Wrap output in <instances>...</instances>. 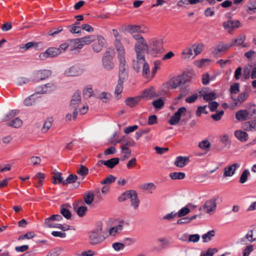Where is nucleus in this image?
<instances>
[{
    "instance_id": "nucleus-4",
    "label": "nucleus",
    "mask_w": 256,
    "mask_h": 256,
    "mask_svg": "<svg viewBox=\"0 0 256 256\" xmlns=\"http://www.w3.org/2000/svg\"><path fill=\"white\" fill-rule=\"evenodd\" d=\"M102 227L100 226L88 234V240L91 244H96L102 242L104 238L102 234Z\"/></svg>"
},
{
    "instance_id": "nucleus-43",
    "label": "nucleus",
    "mask_w": 256,
    "mask_h": 256,
    "mask_svg": "<svg viewBox=\"0 0 256 256\" xmlns=\"http://www.w3.org/2000/svg\"><path fill=\"white\" fill-rule=\"evenodd\" d=\"M123 82L124 80L119 79L118 84L115 88L114 94L117 96H118L122 92L123 90Z\"/></svg>"
},
{
    "instance_id": "nucleus-60",
    "label": "nucleus",
    "mask_w": 256,
    "mask_h": 256,
    "mask_svg": "<svg viewBox=\"0 0 256 256\" xmlns=\"http://www.w3.org/2000/svg\"><path fill=\"white\" fill-rule=\"evenodd\" d=\"M142 74L144 76H147L148 74L150 72V66L148 63L146 62L142 66Z\"/></svg>"
},
{
    "instance_id": "nucleus-6",
    "label": "nucleus",
    "mask_w": 256,
    "mask_h": 256,
    "mask_svg": "<svg viewBox=\"0 0 256 256\" xmlns=\"http://www.w3.org/2000/svg\"><path fill=\"white\" fill-rule=\"evenodd\" d=\"M218 198V196H214L205 202L203 208L207 214H212L214 212L216 208V202Z\"/></svg>"
},
{
    "instance_id": "nucleus-57",
    "label": "nucleus",
    "mask_w": 256,
    "mask_h": 256,
    "mask_svg": "<svg viewBox=\"0 0 256 256\" xmlns=\"http://www.w3.org/2000/svg\"><path fill=\"white\" fill-rule=\"evenodd\" d=\"M35 234L33 232H28L24 234L20 235L18 238V240H23L24 239H30L33 238L35 236Z\"/></svg>"
},
{
    "instance_id": "nucleus-51",
    "label": "nucleus",
    "mask_w": 256,
    "mask_h": 256,
    "mask_svg": "<svg viewBox=\"0 0 256 256\" xmlns=\"http://www.w3.org/2000/svg\"><path fill=\"white\" fill-rule=\"evenodd\" d=\"M214 236V230H211L208 232L206 234H204L202 236V238L203 240V242H208L211 240L212 238Z\"/></svg>"
},
{
    "instance_id": "nucleus-39",
    "label": "nucleus",
    "mask_w": 256,
    "mask_h": 256,
    "mask_svg": "<svg viewBox=\"0 0 256 256\" xmlns=\"http://www.w3.org/2000/svg\"><path fill=\"white\" fill-rule=\"evenodd\" d=\"M155 96L156 93L153 88L146 90L143 93V96L147 99H151Z\"/></svg>"
},
{
    "instance_id": "nucleus-59",
    "label": "nucleus",
    "mask_w": 256,
    "mask_h": 256,
    "mask_svg": "<svg viewBox=\"0 0 256 256\" xmlns=\"http://www.w3.org/2000/svg\"><path fill=\"white\" fill-rule=\"evenodd\" d=\"M93 94V90L91 87L87 86L83 90L84 96L86 98H90Z\"/></svg>"
},
{
    "instance_id": "nucleus-18",
    "label": "nucleus",
    "mask_w": 256,
    "mask_h": 256,
    "mask_svg": "<svg viewBox=\"0 0 256 256\" xmlns=\"http://www.w3.org/2000/svg\"><path fill=\"white\" fill-rule=\"evenodd\" d=\"M119 64V79L124 80L128 77V68L125 59L122 60H118Z\"/></svg>"
},
{
    "instance_id": "nucleus-31",
    "label": "nucleus",
    "mask_w": 256,
    "mask_h": 256,
    "mask_svg": "<svg viewBox=\"0 0 256 256\" xmlns=\"http://www.w3.org/2000/svg\"><path fill=\"white\" fill-rule=\"evenodd\" d=\"M252 64H249L244 68L242 76L244 80H248L250 77L252 70Z\"/></svg>"
},
{
    "instance_id": "nucleus-41",
    "label": "nucleus",
    "mask_w": 256,
    "mask_h": 256,
    "mask_svg": "<svg viewBox=\"0 0 256 256\" xmlns=\"http://www.w3.org/2000/svg\"><path fill=\"white\" fill-rule=\"evenodd\" d=\"M250 172L248 169H245L242 172L239 180L240 184H243L248 180V176H250Z\"/></svg>"
},
{
    "instance_id": "nucleus-26",
    "label": "nucleus",
    "mask_w": 256,
    "mask_h": 256,
    "mask_svg": "<svg viewBox=\"0 0 256 256\" xmlns=\"http://www.w3.org/2000/svg\"><path fill=\"white\" fill-rule=\"evenodd\" d=\"M132 194L130 196L131 206L134 209L136 210L140 204V200L138 199V195L136 191L134 190L132 192Z\"/></svg>"
},
{
    "instance_id": "nucleus-33",
    "label": "nucleus",
    "mask_w": 256,
    "mask_h": 256,
    "mask_svg": "<svg viewBox=\"0 0 256 256\" xmlns=\"http://www.w3.org/2000/svg\"><path fill=\"white\" fill-rule=\"evenodd\" d=\"M96 97L106 103L110 98L111 95L108 92H104L96 94Z\"/></svg>"
},
{
    "instance_id": "nucleus-45",
    "label": "nucleus",
    "mask_w": 256,
    "mask_h": 256,
    "mask_svg": "<svg viewBox=\"0 0 256 256\" xmlns=\"http://www.w3.org/2000/svg\"><path fill=\"white\" fill-rule=\"evenodd\" d=\"M84 199L85 203L88 205H90L92 204V202H94V194L92 192H89L84 196Z\"/></svg>"
},
{
    "instance_id": "nucleus-12",
    "label": "nucleus",
    "mask_w": 256,
    "mask_h": 256,
    "mask_svg": "<svg viewBox=\"0 0 256 256\" xmlns=\"http://www.w3.org/2000/svg\"><path fill=\"white\" fill-rule=\"evenodd\" d=\"M186 80V76L182 74L172 78L168 83L172 88H176L181 85L184 84Z\"/></svg>"
},
{
    "instance_id": "nucleus-55",
    "label": "nucleus",
    "mask_w": 256,
    "mask_h": 256,
    "mask_svg": "<svg viewBox=\"0 0 256 256\" xmlns=\"http://www.w3.org/2000/svg\"><path fill=\"white\" fill-rule=\"evenodd\" d=\"M192 48L194 52V56L199 54L202 50V45L200 44H194L192 46Z\"/></svg>"
},
{
    "instance_id": "nucleus-42",
    "label": "nucleus",
    "mask_w": 256,
    "mask_h": 256,
    "mask_svg": "<svg viewBox=\"0 0 256 256\" xmlns=\"http://www.w3.org/2000/svg\"><path fill=\"white\" fill-rule=\"evenodd\" d=\"M64 178L62 176V173L57 172L54 174V176L52 178V182L54 184H57L58 183H61L62 182L63 184L64 182Z\"/></svg>"
},
{
    "instance_id": "nucleus-28",
    "label": "nucleus",
    "mask_w": 256,
    "mask_h": 256,
    "mask_svg": "<svg viewBox=\"0 0 256 256\" xmlns=\"http://www.w3.org/2000/svg\"><path fill=\"white\" fill-rule=\"evenodd\" d=\"M182 58L186 60H188L194 58L196 56L192 53V50L190 48H185L182 52Z\"/></svg>"
},
{
    "instance_id": "nucleus-30",
    "label": "nucleus",
    "mask_w": 256,
    "mask_h": 256,
    "mask_svg": "<svg viewBox=\"0 0 256 256\" xmlns=\"http://www.w3.org/2000/svg\"><path fill=\"white\" fill-rule=\"evenodd\" d=\"M70 50L75 49H81L83 46L79 38L72 39L70 40Z\"/></svg>"
},
{
    "instance_id": "nucleus-7",
    "label": "nucleus",
    "mask_w": 256,
    "mask_h": 256,
    "mask_svg": "<svg viewBox=\"0 0 256 256\" xmlns=\"http://www.w3.org/2000/svg\"><path fill=\"white\" fill-rule=\"evenodd\" d=\"M224 28L230 34H232L233 30L242 26L240 22L238 20L230 19L222 23Z\"/></svg>"
},
{
    "instance_id": "nucleus-44",
    "label": "nucleus",
    "mask_w": 256,
    "mask_h": 256,
    "mask_svg": "<svg viewBox=\"0 0 256 256\" xmlns=\"http://www.w3.org/2000/svg\"><path fill=\"white\" fill-rule=\"evenodd\" d=\"M170 176L172 180H182L185 177V174L182 172H174L170 174Z\"/></svg>"
},
{
    "instance_id": "nucleus-47",
    "label": "nucleus",
    "mask_w": 256,
    "mask_h": 256,
    "mask_svg": "<svg viewBox=\"0 0 256 256\" xmlns=\"http://www.w3.org/2000/svg\"><path fill=\"white\" fill-rule=\"evenodd\" d=\"M254 250V245L252 244L246 246L242 250V256H249Z\"/></svg>"
},
{
    "instance_id": "nucleus-38",
    "label": "nucleus",
    "mask_w": 256,
    "mask_h": 256,
    "mask_svg": "<svg viewBox=\"0 0 256 256\" xmlns=\"http://www.w3.org/2000/svg\"><path fill=\"white\" fill-rule=\"evenodd\" d=\"M248 97V94L246 93L242 92L238 95L236 99L233 98L232 96V98L234 101V105L237 106L238 104H242V102H244L246 100Z\"/></svg>"
},
{
    "instance_id": "nucleus-48",
    "label": "nucleus",
    "mask_w": 256,
    "mask_h": 256,
    "mask_svg": "<svg viewBox=\"0 0 256 256\" xmlns=\"http://www.w3.org/2000/svg\"><path fill=\"white\" fill-rule=\"evenodd\" d=\"M77 179L78 176L76 174H70L68 176L67 178L63 182V184L73 183L75 182Z\"/></svg>"
},
{
    "instance_id": "nucleus-34",
    "label": "nucleus",
    "mask_w": 256,
    "mask_h": 256,
    "mask_svg": "<svg viewBox=\"0 0 256 256\" xmlns=\"http://www.w3.org/2000/svg\"><path fill=\"white\" fill-rule=\"evenodd\" d=\"M120 162V159L118 158H112L110 160L105 161L104 166L110 168H114Z\"/></svg>"
},
{
    "instance_id": "nucleus-5",
    "label": "nucleus",
    "mask_w": 256,
    "mask_h": 256,
    "mask_svg": "<svg viewBox=\"0 0 256 256\" xmlns=\"http://www.w3.org/2000/svg\"><path fill=\"white\" fill-rule=\"evenodd\" d=\"M254 242H256V227L248 230L245 236L238 240V243L242 245H247Z\"/></svg>"
},
{
    "instance_id": "nucleus-23",
    "label": "nucleus",
    "mask_w": 256,
    "mask_h": 256,
    "mask_svg": "<svg viewBox=\"0 0 256 256\" xmlns=\"http://www.w3.org/2000/svg\"><path fill=\"white\" fill-rule=\"evenodd\" d=\"M244 130L248 132L256 131V118L245 122L242 125Z\"/></svg>"
},
{
    "instance_id": "nucleus-14",
    "label": "nucleus",
    "mask_w": 256,
    "mask_h": 256,
    "mask_svg": "<svg viewBox=\"0 0 256 256\" xmlns=\"http://www.w3.org/2000/svg\"><path fill=\"white\" fill-rule=\"evenodd\" d=\"M104 68L108 70H112L114 67V64L112 62V56L110 54V52L106 50L102 59Z\"/></svg>"
},
{
    "instance_id": "nucleus-22",
    "label": "nucleus",
    "mask_w": 256,
    "mask_h": 256,
    "mask_svg": "<svg viewBox=\"0 0 256 256\" xmlns=\"http://www.w3.org/2000/svg\"><path fill=\"white\" fill-rule=\"evenodd\" d=\"M230 47H232V46H230V44H224L222 42H220L218 44H217L216 46L213 48L212 52L214 56H216L218 53L224 52Z\"/></svg>"
},
{
    "instance_id": "nucleus-37",
    "label": "nucleus",
    "mask_w": 256,
    "mask_h": 256,
    "mask_svg": "<svg viewBox=\"0 0 256 256\" xmlns=\"http://www.w3.org/2000/svg\"><path fill=\"white\" fill-rule=\"evenodd\" d=\"M192 204H189L186 206H184L180 210H178V212H176V214L178 215V217L181 218L186 216V214H189L190 212L189 206H192Z\"/></svg>"
},
{
    "instance_id": "nucleus-8",
    "label": "nucleus",
    "mask_w": 256,
    "mask_h": 256,
    "mask_svg": "<svg viewBox=\"0 0 256 256\" xmlns=\"http://www.w3.org/2000/svg\"><path fill=\"white\" fill-rule=\"evenodd\" d=\"M62 52L60 48H49L44 52L39 54V58L41 60H45L48 58H54L60 54Z\"/></svg>"
},
{
    "instance_id": "nucleus-54",
    "label": "nucleus",
    "mask_w": 256,
    "mask_h": 256,
    "mask_svg": "<svg viewBox=\"0 0 256 256\" xmlns=\"http://www.w3.org/2000/svg\"><path fill=\"white\" fill-rule=\"evenodd\" d=\"M164 101L161 98L153 101L152 103L154 107L157 109H160L164 105Z\"/></svg>"
},
{
    "instance_id": "nucleus-19",
    "label": "nucleus",
    "mask_w": 256,
    "mask_h": 256,
    "mask_svg": "<svg viewBox=\"0 0 256 256\" xmlns=\"http://www.w3.org/2000/svg\"><path fill=\"white\" fill-rule=\"evenodd\" d=\"M125 224L126 223L124 220L118 221L116 225L109 230V234L112 236H115L120 234L122 232Z\"/></svg>"
},
{
    "instance_id": "nucleus-15",
    "label": "nucleus",
    "mask_w": 256,
    "mask_h": 256,
    "mask_svg": "<svg viewBox=\"0 0 256 256\" xmlns=\"http://www.w3.org/2000/svg\"><path fill=\"white\" fill-rule=\"evenodd\" d=\"M106 41L102 36L98 35L96 37V40L92 44V49L96 52H100L106 46Z\"/></svg>"
},
{
    "instance_id": "nucleus-13",
    "label": "nucleus",
    "mask_w": 256,
    "mask_h": 256,
    "mask_svg": "<svg viewBox=\"0 0 256 256\" xmlns=\"http://www.w3.org/2000/svg\"><path fill=\"white\" fill-rule=\"evenodd\" d=\"M186 111V108L184 107L179 108L176 112L172 116L168 122L172 126L177 124L180 121L181 116L185 114Z\"/></svg>"
},
{
    "instance_id": "nucleus-1",
    "label": "nucleus",
    "mask_w": 256,
    "mask_h": 256,
    "mask_svg": "<svg viewBox=\"0 0 256 256\" xmlns=\"http://www.w3.org/2000/svg\"><path fill=\"white\" fill-rule=\"evenodd\" d=\"M18 110H13L8 112L6 116L4 121L7 122V125L14 128H20L22 124V120L19 118H14L18 114Z\"/></svg>"
},
{
    "instance_id": "nucleus-2",
    "label": "nucleus",
    "mask_w": 256,
    "mask_h": 256,
    "mask_svg": "<svg viewBox=\"0 0 256 256\" xmlns=\"http://www.w3.org/2000/svg\"><path fill=\"white\" fill-rule=\"evenodd\" d=\"M132 36L136 40V43L134 45L136 54H144L145 51L149 50V46H148L146 41L141 36L134 34Z\"/></svg>"
},
{
    "instance_id": "nucleus-61",
    "label": "nucleus",
    "mask_w": 256,
    "mask_h": 256,
    "mask_svg": "<svg viewBox=\"0 0 256 256\" xmlns=\"http://www.w3.org/2000/svg\"><path fill=\"white\" fill-rule=\"evenodd\" d=\"M30 80L26 78L20 77L17 79L16 83L18 86H22L23 84H28Z\"/></svg>"
},
{
    "instance_id": "nucleus-40",
    "label": "nucleus",
    "mask_w": 256,
    "mask_h": 256,
    "mask_svg": "<svg viewBox=\"0 0 256 256\" xmlns=\"http://www.w3.org/2000/svg\"><path fill=\"white\" fill-rule=\"evenodd\" d=\"M140 101L139 98H128L126 100V104L130 107L132 108L136 106Z\"/></svg>"
},
{
    "instance_id": "nucleus-46",
    "label": "nucleus",
    "mask_w": 256,
    "mask_h": 256,
    "mask_svg": "<svg viewBox=\"0 0 256 256\" xmlns=\"http://www.w3.org/2000/svg\"><path fill=\"white\" fill-rule=\"evenodd\" d=\"M120 148L122 152L124 154V155L122 158V160H124L130 156L131 154V150L129 149L128 148H126L124 146H121Z\"/></svg>"
},
{
    "instance_id": "nucleus-35",
    "label": "nucleus",
    "mask_w": 256,
    "mask_h": 256,
    "mask_svg": "<svg viewBox=\"0 0 256 256\" xmlns=\"http://www.w3.org/2000/svg\"><path fill=\"white\" fill-rule=\"evenodd\" d=\"M66 206L70 207L68 204H64L60 207L61 214L66 219H70L72 216V214L70 211L66 208Z\"/></svg>"
},
{
    "instance_id": "nucleus-53",
    "label": "nucleus",
    "mask_w": 256,
    "mask_h": 256,
    "mask_svg": "<svg viewBox=\"0 0 256 256\" xmlns=\"http://www.w3.org/2000/svg\"><path fill=\"white\" fill-rule=\"evenodd\" d=\"M176 217H178L176 212H172L170 213L166 214L162 217V220H167L168 221L173 220Z\"/></svg>"
},
{
    "instance_id": "nucleus-63",
    "label": "nucleus",
    "mask_w": 256,
    "mask_h": 256,
    "mask_svg": "<svg viewBox=\"0 0 256 256\" xmlns=\"http://www.w3.org/2000/svg\"><path fill=\"white\" fill-rule=\"evenodd\" d=\"M87 211V208L86 206H81L76 210V214L79 216H83Z\"/></svg>"
},
{
    "instance_id": "nucleus-25",
    "label": "nucleus",
    "mask_w": 256,
    "mask_h": 256,
    "mask_svg": "<svg viewBox=\"0 0 256 256\" xmlns=\"http://www.w3.org/2000/svg\"><path fill=\"white\" fill-rule=\"evenodd\" d=\"M189 162V158L188 157L179 156H178L174 162V164L180 168L184 166Z\"/></svg>"
},
{
    "instance_id": "nucleus-64",
    "label": "nucleus",
    "mask_w": 256,
    "mask_h": 256,
    "mask_svg": "<svg viewBox=\"0 0 256 256\" xmlns=\"http://www.w3.org/2000/svg\"><path fill=\"white\" fill-rule=\"evenodd\" d=\"M230 92L232 94H236L240 92V86L238 83H234L230 86Z\"/></svg>"
},
{
    "instance_id": "nucleus-16",
    "label": "nucleus",
    "mask_w": 256,
    "mask_h": 256,
    "mask_svg": "<svg viewBox=\"0 0 256 256\" xmlns=\"http://www.w3.org/2000/svg\"><path fill=\"white\" fill-rule=\"evenodd\" d=\"M56 86L54 83L50 82L42 85L36 88V93L38 94H45L50 93L56 89Z\"/></svg>"
},
{
    "instance_id": "nucleus-10",
    "label": "nucleus",
    "mask_w": 256,
    "mask_h": 256,
    "mask_svg": "<svg viewBox=\"0 0 256 256\" xmlns=\"http://www.w3.org/2000/svg\"><path fill=\"white\" fill-rule=\"evenodd\" d=\"M84 72V68L80 65H74L67 68L64 74L68 76H76L82 74Z\"/></svg>"
},
{
    "instance_id": "nucleus-56",
    "label": "nucleus",
    "mask_w": 256,
    "mask_h": 256,
    "mask_svg": "<svg viewBox=\"0 0 256 256\" xmlns=\"http://www.w3.org/2000/svg\"><path fill=\"white\" fill-rule=\"evenodd\" d=\"M76 172L79 175L85 176L88 174V169L85 166L80 165Z\"/></svg>"
},
{
    "instance_id": "nucleus-36",
    "label": "nucleus",
    "mask_w": 256,
    "mask_h": 256,
    "mask_svg": "<svg viewBox=\"0 0 256 256\" xmlns=\"http://www.w3.org/2000/svg\"><path fill=\"white\" fill-rule=\"evenodd\" d=\"M53 119L52 118H48L44 122L43 126L42 128V132L45 133L50 128L53 123Z\"/></svg>"
},
{
    "instance_id": "nucleus-17",
    "label": "nucleus",
    "mask_w": 256,
    "mask_h": 256,
    "mask_svg": "<svg viewBox=\"0 0 256 256\" xmlns=\"http://www.w3.org/2000/svg\"><path fill=\"white\" fill-rule=\"evenodd\" d=\"M162 49V43L160 40H152L149 44V50L152 54H154L160 52Z\"/></svg>"
},
{
    "instance_id": "nucleus-50",
    "label": "nucleus",
    "mask_w": 256,
    "mask_h": 256,
    "mask_svg": "<svg viewBox=\"0 0 256 256\" xmlns=\"http://www.w3.org/2000/svg\"><path fill=\"white\" fill-rule=\"evenodd\" d=\"M203 98L206 101L212 100L216 98V95L214 92H207L203 94Z\"/></svg>"
},
{
    "instance_id": "nucleus-62",
    "label": "nucleus",
    "mask_w": 256,
    "mask_h": 256,
    "mask_svg": "<svg viewBox=\"0 0 256 256\" xmlns=\"http://www.w3.org/2000/svg\"><path fill=\"white\" fill-rule=\"evenodd\" d=\"M68 28H70V31L72 34H78L81 32L82 28L79 26L72 25L70 26Z\"/></svg>"
},
{
    "instance_id": "nucleus-9",
    "label": "nucleus",
    "mask_w": 256,
    "mask_h": 256,
    "mask_svg": "<svg viewBox=\"0 0 256 256\" xmlns=\"http://www.w3.org/2000/svg\"><path fill=\"white\" fill-rule=\"evenodd\" d=\"M146 62L144 54H136V57L134 58L132 62V66L136 72H138Z\"/></svg>"
},
{
    "instance_id": "nucleus-58",
    "label": "nucleus",
    "mask_w": 256,
    "mask_h": 256,
    "mask_svg": "<svg viewBox=\"0 0 256 256\" xmlns=\"http://www.w3.org/2000/svg\"><path fill=\"white\" fill-rule=\"evenodd\" d=\"M116 180V177L112 175H110L108 177H106L105 179H104L102 182H101V184H110Z\"/></svg>"
},
{
    "instance_id": "nucleus-3",
    "label": "nucleus",
    "mask_w": 256,
    "mask_h": 256,
    "mask_svg": "<svg viewBox=\"0 0 256 256\" xmlns=\"http://www.w3.org/2000/svg\"><path fill=\"white\" fill-rule=\"evenodd\" d=\"M80 102V93L79 92H76L72 96L70 104L68 108V111L73 112L74 120L76 118L78 114V108Z\"/></svg>"
},
{
    "instance_id": "nucleus-20",
    "label": "nucleus",
    "mask_w": 256,
    "mask_h": 256,
    "mask_svg": "<svg viewBox=\"0 0 256 256\" xmlns=\"http://www.w3.org/2000/svg\"><path fill=\"white\" fill-rule=\"evenodd\" d=\"M240 166V164L238 163H234L224 168V176L230 177L234 176L236 168Z\"/></svg>"
},
{
    "instance_id": "nucleus-11",
    "label": "nucleus",
    "mask_w": 256,
    "mask_h": 256,
    "mask_svg": "<svg viewBox=\"0 0 256 256\" xmlns=\"http://www.w3.org/2000/svg\"><path fill=\"white\" fill-rule=\"evenodd\" d=\"M52 72L48 70H40L35 71L32 74V80L35 82L42 80L50 77Z\"/></svg>"
},
{
    "instance_id": "nucleus-21",
    "label": "nucleus",
    "mask_w": 256,
    "mask_h": 256,
    "mask_svg": "<svg viewBox=\"0 0 256 256\" xmlns=\"http://www.w3.org/2000/svg\"><path fill=\"white\" fill-rule=\"evenodd\" d=\"M114 45L117 52L118 59L121 60L125 59V49L121 42H114Z\"/></svg>"
},
{
    "instance_id": "nucleus-52",
    "label": "nucleus",
    "mask_w": 256,
    "mask_h": 256,
    "mask_svg": "<svg viewBox=\"0 0 256 256\" xmlns=\"http://www.w3.org/2000/svg\"><path fill=\"white\" fill-rule=\"evenodd\" d=\"M133 191L134 190H130L124 192L120 196H119L118 200L120 202H124L126 200L130 198V196L132 194V192H133Z\"/></svg>"
},
{
    "instance_id": "nucleus-29",
    "label": "nucleus",
    "mask_w": 256,
    "mask_h": 256,
    "mask_svg": "<svg viewBox=\"0 0 256 256\" xmlns=\"http://www.w3.org/2000/svg\"><path fill=\"white\" fill-rule=\"evenodd\" d=\"M234 136L238 140L242 142H246L248 139V134L244 131L240 130H236L234 132Z\"/></svg>"
},
{
    "instance_id": "nucleus-32",
    "label": "nucleus",
    "mask_w": 256,
    "mask_h": 256,
    "mask_svg": "<svg viewBox=\"0 0 256 256\" xmlns=\"http://www.w3.org/2000/svg\"><path fill=\"white\" fill-rule=\"evenodd\" d=\"M82 46L91 44L95 40V36L93 35H88L84 37L80 38Z\"/></svg>"
},
{
    "instance_id": "nucleus-24",
    "label": "nucleus",
    "mask_w": 256,
    "mask_h": 256,
    "mask_svg": "<svg viewBox=\"0 0 256 256\" xmlns=\"http://www.w3.org/2000/svg\"><path fill=\"white\" fill-rule=\"evenodd\" d=\"M249 118L248 110H240L236 114V118L238 121H243Z\"/></svg>"
},
{
    "instance_id": "nucleus-27",
    "label": "nucleus",
    "mask_w": 256,
    "mask_h": 256,
    "mask_svg": "<svg viewBox=\"0 0 256 256\" xmlns=\"http://www.w3.org/2000/svg\"><path fill=\"white\" fill-rule=\"evenodd\" d=\"M246 39V35L244 34H240L236 39L232 40L230 46L232 47L234 46H240L245 41Z\"/></svg>"
},
{
    "instance_id": "nucleus-49",
    "label": "nucleus",
    "mask_w": 256,
    "mask_h": 256,
    "mask_svg": "<svg viewBox=\"0 0 256 256\" xmlns=\"http://www.w3.org/2000/svg\"><path fill=\"white\" fill-rule=\"evenodd\" d=\"M34 94H32L26 98L24 101V105L26 106H30L34 104L36 102V100L34 98Z\"/></svg>"
}]
</instances>
